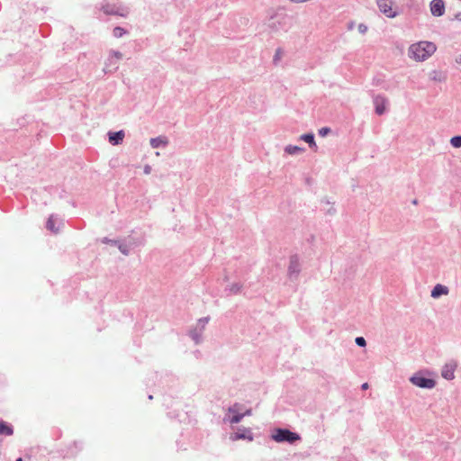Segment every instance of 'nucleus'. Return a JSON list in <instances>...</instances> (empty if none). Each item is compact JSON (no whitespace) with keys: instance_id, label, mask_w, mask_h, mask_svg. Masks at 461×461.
Returning a JSON list of instances; mask_svg holds the SVG:
<instances>
[{"instance_id":"nucleus-4","label":"nucleus","mask_w":461,"mask_h":461,"mask_svg":"<svg viewBox=\"0 0 461 461\" xmlns=\"http://www.w3.org/2000/svg\"><path fill=\"white\" fill-rule=\"evenodd\" d=\"M101 9L105 14L118 15L121 17H126L130 13V8L119 2V0L106 1L102 5Z\"/></svg>"},{"instance_id":"nucleus-20","label":"nucleus","mask_w":461,"mask_h":461,"mask_svg":"<svg viewBox=\"0 0 461 461\" xmlns=\"http://www.w3.org/2000/svg\"><path fill=\"white\" fill-rule=\"evenodd\" d=\"M454 371L455 368L452 365H445L441 375L447 380H452L455 377Z\"/></svg>"},{"instance_id":"nucleus-17","label":"nucleus","mask_w":461,"mask_h":461,"mask_svg":"<svg viewBox=\"0 0 461 461\" xmlns=\"http://www.w3.org/2000/svg\"><path fill=\"white\" fill-rule=\"evenodd\" d=\"M109 141L112 145H119L122 142L125 133L123 131H119L116 132H109Z\"/></svg>"},{"instance_id":"nucleus-27","label":"nucleus","mask_w":461,"mask_h":461,"mask_svg":"<svg viewBox=\"0 0 461 461\" xmlns=\"http://www.w3.org/2000/svg\"><path fill=\"white\" fill-rule=\"evenodd\" d=\"M450 144L454 148H456V149L461 148V135L452 137L450 139Z\"/></svg>"},{"instance_id":"nucleus-38","label":"nucleus","mask_w":461,"mask_h":461,"mask_svg":"<svg viewBox=\"0 0 461 461\" xmlns=\"http://www.w3.org/2000/svg\"><path fill=\"white\" fill-rule=\"evenodd\" d=\"M15 461H23L22 457H18Z\"/></svg>"},{"instance_id":"nucleus-33","label":"nucleus","mask_w":461,"mask_h":461,"mask_svg":"<svg viewBox=\"0 0 461 461\" xmlns=\"http://www.w3.org/2000/svg\"><path fill=\"white\" fill-rule=\"evenodd\" d=\"M455 19H456V21L461 22V12H458V13H456V14H455Z\"/></svg>"},{"instance_id":"nucleus-36","label":"nucleus","mask_w":461,"mask_h":461,"mask_svg":"<svg viewBox=\"0 0 461 461\" xmlns=\"http://www.w3.org/2000/svg\"><path fill=\"white\" fill-rule=\"evenodd\" d=\"M361 388L363 390H366L368 388V384L367 383H364L362 385H361Z\"/></svg>"},{"instance_id":"nucleus-8","label":"nucleus","mask_w":461,"mask_h":461,"mask_svg":"<svg viewBox=\"0 0 461 461\" xmlns=\"http://www.w3.org/2000/svg\"><path fill=\"white\" fill-rule=\"evenodd\" d=\"M272 438L276 442H289L294 443L301 438L299 434L290 431L285 429H276L272 435Z\"/></svg>"},{"instance_id":"nucleus-2","label":"nucleus","mask_w":461,"mask_h":461,"mask_svg":"<svg viewBox=\"0 0 461 461\" xmlns=\"http://www.w3.org/2000/svg\"><path fill=\"white\" fill-rule=\"evenodd\" d=\"M287 16L283 12L274 10L266 20L265 26L268 33L278 34L285 31Z\"/></svg>"},{"instance_id":"nucleus-37","label":"nucleus","mask_w":461,"mask_h":461,"mask_svg":"<svg viewBox=\"0 0 461 461\" xmlns=\"http://www.w3.org/2000/svg\"><path fill=\"white\" fill-rule=\"evenodd\" d=\"M456 62L461 63V55L459 56V59Z\"/></svg>"},{"instance_id":"nucleus-29","label":"nucleus","mask_w":461,"mask_h":461,"mask_svg":"<svg viewBox=\"0 0 461 461\" xmlns=\"http://www.w3.org/2000/svg\"><path fill=\"white\" fill-rule=\"evenodd\" d=\"M355 342L358 347H366V341L363 337L356 338Z\"/></svg>"},{"instance_id":"nucleus-35","label":"nucleus","mask_w":461,"mask_h":461,"mask_svg":"<svg viewBox=\"0 0 461 461\" xmlns=\"http://www.w3.org/2000/svg\"><path fill=\"white\" fill-rule=\"evenodd\" d=\"M354 25H355V22H350L348 24V30H352L354 28Z\"/></svg>"},{"instance_id":"nucleus-15","label":"nucleus","mask_w":461,"mask_h":461,"mask_svg":"<svg viewBox=\"0 0 461 461\" xmlns=\"http://www.w3.org/2000/svg\"><path fill=\"white\" fill-rule=\"evenodd\" d=\"M449 294V288L444 285L438 284L431 290L430 296L434 299H438L440 296L447 295Z\"/></svg>"},{"instance_id":"nucleus-24","label":"nucleus","mask_w":461,"mask_h":461,"mask_svg":"<svg viewBox=\"0 0 461 461\" xmlns=\"http://www.w3.org/2000/svg\"><path fill=\"white\" fill-rule=\"evenodd\" d=\"M14 433V430L11 426L7 425L5 422L0 420V434L10 436Z\"/></svg>"},{"instance_id":"nucleus-13","label":"nucleus","mask_w":461,"mask_h":461,"mask_svg":"<svg viewBox=\"0 0 461 461\" xmlns=\"http://www.w3.org/2000/svg\"><path fill=\"white\" fill-rule=\"evenodd\" d=\"M387 104H388V100L383 95H378L374 97V104H375V113L378 115H382L385 113Z\"/></svg>"},{"instance_id":"nucleus-23","label":"nucleus","mask_w":461,"mask_h":461,"mask_svg":"<svg viewBox=\"0 0 461 461\" xmlns=\"http://www.w3.org/2000/svg\"><path fill=\"white\" fill-rule=\"evenodd\" d=\"M56 223V218L53 215H50V218L47 221L46 227L49 230L58 233L59 228L55 226Z\"/></svg>"},{"instance_id":"nucleus-14","label":"nucleus","mask_w":461,"mask_h":461,"mask_svg":"<svg viewBox=\"0 0 461 461\" xmlns=\"http://www.w3.org/2000/svg\"><path fill=\"white\" fill-rule=\"evenodd\" d=\"M230 438L232 441H236L239 439H249V441H252L253 435L249 429L242 428L239 429L236 433L230 434Z\"/></svg>"},{"instance_id":"nucleus-7","label":"nucleus","mask_w":461,"mask_h":461,"mask_svg":"<svg viewBox=\"0 0 461 461\" xmlns=\"http://www.w3.org/2000/svg\"><path fill=\"white\" fill-rule=\"evenodd\" d=\"M410 383L419 388L432 389L436 386V381L432 378L424 376L422 371L414 373L410 378Z\"/></svg>"},{"instance_id":"nucleus-21","label":"nucleus","mask_w":461,"mask_h":461,"mask_svg":"<svg viewBox=\"0 0 461 461\" xmlns=\"http://www.w3.org/2000/svg\"><path fill=\"white\" fill-rule=\"evenodd\" d=\"M299 139L301 140H303L306 143H308L310 148L314 149H317V145H316V142L314 140V135L312 133L303 134L300 136Z\"/></svg>"},{"instance_id":"nucleus-16","label":"nucleus","mask_w":461,"mask_h":461,"mask_svg":"<svg viewBox=\"0 0 461 461\" xmlns=\"http://www.w3.org/2000/svg\"><path fill=\"white\" fill-rule=\"evenodd\" d=\"M429 77L433 82L442 83L447 80V74L444 71L434 69L429 72Z\"/></svg>"},{"instance_id":"nucleus-28","label":"nucleus","mask_w":461,"mask_h":461,"mask_svg":"<svg viewBox=\"0 0 461 461\" xmlns=\"http://www.w3.org/2000/svg\"><path fill=\"white\" fill-rule=\"evenodd\" d=\"M357 31L360 34L365 35L368 31V27L365 23H359L357 25Z\"/></svg>"},{"instance_id":"nucleus-25","label":"nucleus","mask_w":461,"mask_h":461,"mask_svg":"<svg viewBox=\"0 0 461 461\" xmlns=\"http://www.w3.org/2000/svg\"><path fill=\"white\" fill-rule=\"evenodd\" d=\"M241 289H242V285L240 283H233L229 285V291L234 294L240 293Z\"/></svg>"},{"instance_id":"nucleus-26","label":"nucleus","mask_w":461,"mask_h":461,"mask_svg":"<svg viewBox=\"0 0 461 461\" xmlns=\"http://www.w3.org/2000/svg\"><path fill=\"white\" fill-rule=\"evenodd\" d=\"M126 33L127 31L120 26L115 27L113 31V34L115 38H122Z\"/></svg>"},{"instance_id":"nucleus-6","label":"nucleus","mask_w":461,"mask_h":461,"mask_svg":"<svg viewBox=\"0 0 461 461\" xmlns=\"http://www.w3.org/2000/svg\"><path fill=\"white\" fill-rule=\"evenodd\" d=\"M122 57L123 55L122 52L111 50L104 64V72L105 74H111L115 72L119 68V62L122 59Z\"/></svg>"},{"instance_id":"nucleus-19","label":"nucleus","mask_w":461,"mask_h":461,"mask_svg":"<svg viewBox=\"0 0 461 461\" xmlns=\"http://www.w3.org/2000/svg\"><path fill=\"white\" fill-rule=\"evenodd\" d=\"M285 153L291 155V156H296L303 154L305 151V149L303 147H299L296 145H286L284 149Z\"/></svg>"},{"instance_id":"nucleus-12","label":"nucleus","mask_w":461,"mask_h":461,"mask_svg":"<svg viewBox=\"0 0 461 461\" xmlns=\"http://www.w3.org/2000/svg\"><path fill=\"white\" fill-rule=\"evenodd\" d=\"M429 10L433 16L440 17L445 14V3L443 0H432Z\"/></svg>"},{"instance_id":"nucleus-18","label":"nucleus","mask_w":461,"mask_h":461,"mask_svg":"<svg viewBox=\"0 0 461 461\" xmlns=\"http://www.w3.org/2000/svg\"><path fill=\"white\" fill-rule=\"evenodd\" d=\"M149 144L153 149L166 147L168 144V140L165 136H158L157 138H151L149 140Z\"/></svg>"},{"instance_id":"nucleus-22","label":"nucleus","mask_w":461,"mask_h":461,"mask_svg":"<svg viewBox=\"0 0 461 461\" xmlns=\"http://www.w3.org/2000/svg\"><path fill=\"white\" fill-rule=\"evenodd\" d=\"M284 55H285L284 50L282 48H277L273 56V64L275 66H277L281 62Z\"/></svg>"},{"instance_id":"nucleus-34","label":"nucleus","mask_w":461,"mask_h":461,"mask_svg":"<svg viewBox=\"0 0 461 461\" xmlns=\"http://www.w3.org/2000/svg\"><path fill=\"white\" fill-rule=\"evenodd\" d=\"M251 409H249L247 410L245 412H242L241 414H244V417L245 416H250L251 415Z\"/></svg>"},{"instance_id":"nucleus-32","label":"nucleus","mask_w":461,"mask_h":461,"mask_svg":"<svg viewBox=\"0 0 461 461\" xmlns=\"http://www.w3.org/2000/svg\"><path fill=\"white\" fill-rule=\"evenodd\" d=\"M143 171H144V174H146V175H149V174H150V172H151V167H150L149 165H146V166L144 167Z\"/></svg>"},{"instance_id":"nucleus-9","label":"nucleus","mask_w":461,"mask_h":461,"mask_svg":"<svg viewBox=\"0 0 461 461\" xmlns=\"http://www.w3.org/2000/svg\"><path fill=\"white\" fill-rule=\"evenodd\" d=\"M209 317H203L197 321L195 326L190 330V337L195 342L199 344L202 340V334L205 330L207 323L209 322Z\"/></svg>"},{"instance_id":"nucleus-1","label":"nucleus","mask_w":461,"mask_h":461,"mask_svg":"<svg viewBox=\"0 0 461 461\" xmlns=\"http://www.w3.org/2000/svg\"><path fill=\"white\" fill-rule=\"evenodd\" d=\"M437 50L434 42L429 41H420L411 44L407 50L408 58L415 62H424L428 60Z\"/></svg>"},{"instance_id":"nucleus-11","label":"nucleus","mask_w":461,"mask_h":461,"mask_svg":"<svg viewBox=\"0 0 461 461\" xmlns=\"http://www.w3.org/2000/svg\"><path fill=\"white\" fill-rule=\"evenodd\" d=\"M301 272V263L297 255H293L289 258V265L287 268V275L290 279L294 280L298 277Z\"/></svg>"},{"instance_id":"nucleus-3","label":"nucleus","mask_w":461,"mask_h":461,"mask_svg":"<svg viewBox=\"0 0 461 461\" xmlns=\"http://www.w3.org/2000/svg\"><path fill=\"white\" fill-rule=\"evenodd\" d=\"M103 242L104 243H111L113 245H117L121 253L125 256H128L133 249L137 248L141 243L139 239H137L133 236H128L120 240H109L107 238H104L103 240Z\"/></svg>"},{"instance_id":"nucleus-30","label":"nucleus","mask_w":461,"mask_h":461,"mask_svg":"<svg viewBox=\"0 0 461 461\" xmlns=\"http://www.w3.org/2000/svg\"><path fill=\"white\" fill-rule=\"evenodd\" d=\"M330 128L324 127L319 130V135L321 137L326 136L330 132Z\"/></svg>"},{"instance_id":"nucleus-10","label":"nucleus","mask_w":461,"mask_h":461,"mask_svg":"<svg viewBox=\"0 0 461 461\" xmlns=\"http://www.w3.org/2000/svg\"><path fill=\"white\" fill-rule=\"evenodd\" d=\"M241 405L236 403L228 409V413L224 416L223 421L236 424L241 421L244 414H241Z\"/></svg>"},{"instance_id":"nucleus-31","label":"nucleus","mask_w":461,"mask_h":461,"mask_svg":"<svg viewBox=\"0 0 461 461\" xmlns=\"http://www.w3.org/2000/svg\"><path fill=\"white\" fill-rule=\"evenodd\" d=\"M336 212V209L334 208L333 205H331L328 210H327V213L330 214V215H334Z\"/></svg>"},{"instance_id":"nucleus-5","label":"nucleus","mask_w":461,"mask_h":461,"mask_svg":"<svg viewBox=\"0 0 461 461\" xmlns=\"http://www.w3.org/2000/svg\"><path fill=\"white\" fill-rule=\"evenodd\" d=\"M379 11L387 18L393 19L400 14L399 7L393 0H375Z\"/></svg>"}]
</instances>
